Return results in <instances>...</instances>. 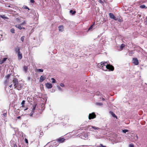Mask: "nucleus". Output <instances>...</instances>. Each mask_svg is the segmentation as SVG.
I'll return each mask as SVG.
<instances>
[{
    "instance_id": "nucleus-1",
    "label": "nucleus",
    "mask_w": 147,
    "mask_h": 147,
    "mask_svg": "<svg viewBox=\"0 0 147 147\" xmlns=\"http://www.w3.org/2000/svg\"><path fill=\"white\" fill-rule=\"evenodd\" d=\"M97 67L104 71H113L114 67L112 65H97Z\"/></svg>"
},
{
    "instance_id": "nucleus-2",
    "label": "nucleus",
    "mask_w": 147,
    "mask_h": 147,
    "mask_svg": "<svg viewBox=\"0 0 147 147\" xmlns=\"http://www.w3.org/2000/svg\"><path fill=\"white\" fill-rule=\"evenodd\" d=\"M80 138L83 139H87L88 138V135L87 133H83L80 136Z\"/></svg>"
},
{
    "instance_id": "nucleus-3",
    "label": "nucleus",
    "mask_w": 147,
    "mask_h": 147,
    "mask_svg": "<svg viewBox=\"0 0 147 147\" xmlns=\"http://www.w3.org/2000/svg\"><path fill=\"white\" fill-rule=\"evenodd\" d=\"M96 117V115L94 113H90L89 114L88 118L89 119H93L95 118Z\"/></svg>"
},
{
    "instance_id": "nucleus-4",
    "label": "nucleus",
    "mask_w": 147,
    "mask_h": 147,
    "mask_svg": "<svg viewBox=\"0 0 147 147\" xmlns=\"http://www.w3.org/2000/svg\"><path fill=\"white\" fill-rule=\"evenodd\" d=\"M13 81L14 84V86H15V87L16 88L18 84V80L16 78H14L13 80Z\"/></svg>"
},
{
    "instance_id": "nucleus-5",
    "label": "nucleus",
    "mask_w": 147,
    "mask_h": 147,
    "mask_svg": "<svg viewBox=\"0 0 147 147\" xmlns=\"http://www.w3.org/2000/svg\"><path fill=\"white\" fill-rule=\"evenodd\" d=\"M133 63L134 64H138L139 62L138 59L136 58H134L133 59Z\"/></svg>"
},
{
    "instance_id": "nucleus-6",
    "label": "nucleus",
    "mask_w": 147,
    "mask_h": 147,
    "mask_svg": "<svg viewBox=\"0 0 147 147\" xmlns=\"http://www.w3.org/2000/svg\"><path fill=\"white\" fill-rule=\"evenodd\" d=\"M65 139L64 138H59L57 139L59 143H62L65 142Z\"/></svg>"
},
{
    "instance_id": "nucleus-7",
    "label": "nucleus",
    "mask_w": 147,
    "mask_h": 147,
    "mask_svg": "<svg viewBox=\"0 0 147 147\" xmlns=\"http://www.w3.org/2000/svg\"><path fill=\"white\" fill-rule=\"evenodd\" d=\"M109 15L110 18L112 19L115 20L116 17H115L114 14L112 13H109Z\"/></svg>"
},
{
    "instance_id": "nucleus-8",
    "label": "nucleus",
    "mask_w": 147,
    "mask_h": 147,
    "mask_svg": "<svg viewBox=\"0 0 147 147\" xmlns=\"http://www.w3.org/2000/svg\"><path fill=\"white\" fill-rule=\"evenodd\" d=\"M23 87V85L22 84H18V86L16 88L18 90H20Z\"/></svg>"
},
{
    "instance_id": "nucleus-9",
    "label": "nucleus",
    "mask_w": 147,
    "mask_h": 147,
    "mask_svg": "<svg viewBox=\"0 0 147 147\" xmlns=\"http://www.w3.org/2000/svg\"><path fill=\"white\" fill-rule=\"evenodd\" d=\"M46 86L47 88L49 89L51 88L52 87V84L49 83L46 84Z\"/></svg>"
},
{
    "instance_id": "nucleus-10",
    "label": "nucleus",
    "mask_w": 147,
    "mask_h": 147,
    "mask_svg": "<svg viewBox=\"0 0 147 147\" xmlns=\"http://www.w3.org/2000/svg\"><path fill=\"white\" fill-rule=\"evenodd\" d=\"M15 26L17 28H19L20 30H22V29H25V28L24 27H22L20 24H17Z\"/></svg>"
},
{
    "instance_id": "nucleus-11",
    "label": "nucleus",
    "mask_w": 147,
    "mask_h": 147,
    "mask_svg": "<svg viewBox=\"0 0 147 147\" xmlns=\"http://www.w3.org/2000/svg\"><path fill=\"white\" fill-rule=\"evenodd\" d=\"M7 59V58L5 57L3 58L2 59H1L0 60V64H1L4 63Z\"/></svg>"
},
{
    "instance_id": "nucleus-12",
    "label": "nucleus",
    "mask_w": 147,
    "mask_h": 147,
    "mask_svg": "<svg viewBox=\"0 0 147 147\" xmlns=\"http://www.w3.org/2000/svg\"><path fill=\"white\" fill-rule=\"evenodd\" d=\"M18 59L19 60L21 59L22 57V54L20 53V52H19L18 53Z\"/></svg>"
},
{
    "instance_id": "nucleus-13",
    "label": "nucleus",
    "mask_w": 147,
    "mask_h": 147,
    "mask_svg": "<svg viewBox=\"0 0 147 147\" xmlns=\"http://www.w3.org/2000/svg\"><path fill=\"white\" fill-rule=\"evenodd\" d=\"M46 77L44 76H42L40 78L39 82H42L44 80H45Z\"/></svg>"
},
{
    "instance_id": "nucleus-14",
    "label": "nucleus",
    "mask_w": 147,
    "mask_h": 147,
    "mask_svg": "<svg viewBox=\"0 0 147 147\" xmlns=\"http://www.w3.org/2000/svg\"><path fill=\"white\" fill-rule=\"evenodd\" d=\"M7 112V111L6 110H4L3 111H2V113H3V117H6Z\"/></svg>"
},
{
    "instance_id": "nucleus-15",
    "label": "nucleus",
    "mask_w": 147,
    "mask_h": 147,
    "mask_svg": "<svg viewBox=\"0 0 147 147\" xmlns=\"http://www.w3.org/2000/svg\"><path fill=\"white\" fill-rule=\"evenodd\" d=\"M59 31L60 32H62L64 30V27L63 26H60L58 27Z\"/></svg>"
},
{
    "instance_id": "nucleus-16",
    "label": "nucleus",
    "mask_w": 147,
    "mask_h": 147,
    "mask_svg": "<svg viewBox=\"0 0 147 147\" xmlns=\"http://www.w3.org/2000/svg\"><path fill=\"white\" fill-rule=\"evenodd\" d=\"M115 20L118 21L119 22H121L123 20L119 16H117Z\"/></svg>"
},
{
    "instance_id": "nucleus-17",
    "label": "nucleus",
    "mask_w": 147,
    "mask_h": 147,
    "mask_svg": "<svg viewBox=\"0 0 147 147\" xmlns=\"http://www.w3.org/2000/svg\"><path fill=\"white\" fill-rule=\"evenodd\" d=\"M87 129L88 130L91 131H94L93 129V126L90 125L88 126Z\"/></svg>"
},
{
    "instance_id": "nucleus-18",
    "label": "nucleus",
    "mask_w": 147,
    "mask_h": 147,
    "mask_svg": "<svg viewBox=\"0 0 147 147\" xmlns=\"http://www.w3.org/2000/svg\"><path fill=\"white\" fill-rule=\"evenodd\" d=\"M15 51L16 53H18L20 51V49L18 47L15 48Z\"/></svg>"
},
{
    "instance_id": "nucleus-19",
    "label": "nucleus",
    "mask_w": 147,
    "mask_h": 147,
    "mask_svg": "<svg viewBox=\"0 0 147 147\" xmlns=\"http://www.w3.org/2000/svg\"><path fill=\"white\" fill-rule=\"evenodd\" d=\"M36 71H37L39 72H42L43 71V70L42 69H36Z\"/></svg>"
},
{
    "instance_id": "nucleus-20",
    "label": "nucleus",
    "mask_w": 147,
    "mask_h": 147,
    "mask_svg": "<svg viewBox=\"0 0 147 147\" xmlns=\"http://www.w3.org/2000/svg\"><path fill=\"white\" fill-rule=\"evenodd\" d=\"M0 17L4 19H8V17L5 16V15H1Z\"/></svg>"
},
{
    "instance_id": "nucleus-21",
    "label": "nucleus",
    "mask_w": 147,
    "mask_h": 147,
    "mask_svg": "<svg viewBox=\"0 0 147 147\" xmlns=\"http://www.w3.org/2000/svg\"><path fill=\"white\" fill-rule=\"evenodd\" d=\"M28 69V67L27 66H24L23 68L25 72H26L27 70Z\"/></svg>"
},
{
    "instance_id": "nucleus-22",
    "label": "nucleus",
    "mask_w": 147,
    "mask_h": 147,
    "mask_svg": "<svg viewBox=\"0 0 147 147\" xmlns=\"http://www.w3.org/2000/svg\"><path fill=\"white\" fill-rule=\"evenodd\" d=\"M59 143L57 140V141H54L53 142V145L55 146H58L59 145Z\"/></svg>"
},
{
    "instance_id": "nucleus-23",
    "label": "nucleus",
    "mask_w": 147,
    "mask_h": 147,
    "mask_svg": "<svg viewBox=\"0 0 147 147\" xmlns=\"http://www.w3.org/2000/svg\"><path fill=\"white\" fill-rule=\"evenodd\" d=\"M111 114L113 117H116V116L115 114L112 111H110L109 112Z\"/></svg>"
},
{
    "instance_id": "nucleus-24",
    "label": "nucleus",
    "mask_w": 147,
    "mask_h": 147,
    "mask_svg": "<svg viewBox=\"0 0 147 147\" xmlns=\"http://www.w3.org/2000/svg\"><path fill=\"white\" fill-rule=\"evenodd\" d=\"M95 23L94 22V24L91 26L89 27V28L88 30H92V28L94 25Z\"/></svg>"
},
{
    "instance_id": "nucleus-25",
    "label": "nucleus",
    "mask_w": 147,
    "mask_h": 147,
    "mask_svg": "<svg viewBox=\"0 0 147 147\" xmlns=\"http://www.w3.org/2000/svg\"><path fill=\"white\" fill-rule=\"evenodd\" d=\"M70 12L71 13L72 15H74L76 13V11H73L72 10H71L70 11Z\"/></svg>"
},
{
    "instance_id": "nucleus-26",
    "label": "nucleus",
    "mask_w": 147,
    "mask_h": 147,
    "mask_svg": "<svg viewBox=\"0 0 147 147\" xmlns=\"http://www.w3.org/2000/svg\"><path fill=\"white\" fill-rule=\"evenodd\" d=\"M105 64H109V63L108 62H107V61H106V62L104 61V62H102L100 64L101 65Z\"/></svg>"
},
{
    "instance_id": "nucleus-27",
    "label": "nucleus",
    "mask_w": 147,
    "mask_h": 147,
    "mask_svg": "<svg viewBox=\"0 0 147 147\" xmlns=\"http://www.w3.org/2000/svg\"><path fill=\"white\" fill-rule=\"evenodd\" d=\"M93 130H99L100 129V128L98 127H96L95 126H93Z\"/></svg>"
},
{
    "instance_id": "nucleus-28",
    "label": "nucleus",
    "mask_w": 147,
    "mask_h": 147,
    "mask_svg": "<svg viewBox=\"0 0 147 147\" xmlns=\"http://www.w3.org/2000/svg\"><path fill=\"white\" fill-rule=\"evenodd\" d=\"M36 104H34V105L33 106V108L32 109V111H33V112H34V110H35V108H36Z\"/></svg>"
},
{
    "instance_id": "nucleus-29",
    "label": "nucleus",
    "mask_w": 147,
    "mask_h": 147,
    "mask_svg": "<svg viewBox=\"0 0 147 147\" xmlns=\"http://www.w3.org/2000/svg\"><path fill=\"white\" fill-rule=\"evenodd\" d=\"M10 32L13 33H15V30L13 28H12L10 30Z\"/></svg>"
},
{
    "instance_id": "nucleus-30",
    "label": "nucleus",
    "mask_w": 147,
    "mask_h": 147,
    "mask_svg": "<svg viewBox=\"0 0 147 147\" xmlns=\"http://www.w3.org/2000/svg\"><path fill=\"white\" fill-rule=\"evenodd\" d=\"M57 87L59 90L61 91H62V89L60 87L59 85H57Z\"/></svg>"
},
{
    "instance_id": "nucleus-31",
    "label": "nucleus",
    "mask_w": 147,
    "mask_h": 147,
    "mask_svg": "<svg viewBox=\"0 0 147 147\" xmlns=\"http://www.w3.org/2000/svg\"><path fill=\"white\" fill-rule=\"evenodd\" d=\"M23 8L25 9H28V10H30L29 8L27 6L24 5L23 7Z\"/></svg>"
},
{
    "instance_id": "nucleus-32",
    "label": "nucleus",
    "mask_w": 147,
    "mask_h": 147,
    "mask_svg": "<svg viewBox=\"0 0 147 147\" xmlns=\"http://www.w3.org/2000/svg\"><path fill=\"white\" fill-rule=\"evenodd\" d=\"M125 45L123 44H121L120 46V48L122 50L123 48L125 47Z\"/></svg>"
},
{
    "instance_id": "nucleus-33",
    "label": "nucleus",
    "mask_w": 147,
    "mask_h": 147,
    "mask_svg": "<svg viewBox=\"0 0 147 147\" xmlns=\"http://www.w3.org/2000/svg\"><path fill=\"white\" fill-rule=\"evenodd\" d=\"M25 101L24 100H23L22 101V103H21V105H22V107H23L24 106V104H25Z\"/></svg>"
},
{
    "instance_id": "nucleus-34",
    "label": "nucleus",
    "mask_w": 147,
    "mask_h": 147,
    "mask_svg": "<svg viewBox=\"0 0 147 147\" xmlns=\"http://www.w3.org/2000/svg\"><path fill=\"white\" fill-rule=\"evenodd\" d=\"M146 7L145 5H140V7L141 8H142V9L145 8Z\"/></svg>"
},
{
    "instance_id": "nucleus-35",
    "label": "nucleus",
    "mask_w": 147,
    "mask_h": 147,
    "mask_svg": "<svg viewBox=\"0 0 147 147\" xmlns=\"http://www.w3.org/2000/svg\"><path fill=\"white\" fill-rule=\"evenodd\" d=\"M10 75H11V74H8L6 76V79L9 80V77H10Z\"/></svg>"
},
{
    "instance_id": "nucleus-36",
    "label": "nucleus",
    "mask_w": 147,
    "mask_h": 147,
    "mask_svg": "<svg viewBox=\"0 0 147 147\" xmlns=\"http://www.w3.org/2000/svg\"><path fill=\"white\" fill-rule=\"evenodd\" d=\"M51 80L52 81V83H55L56 81V80H55V79H54V78H51Z\"/></svg>"
},
{
    "instance_id": "nucleus-37",
    "label": "nucleus",
    "mask_w": 147,
    "mask_h": 147,
    "mask_svg": "<svg viewBox=\"0 0 147 147\" xmlns=\"http://www.w3.org/2000/svg\"><path fill=\"white\" fill-rule=\"evenodd\" d=\"M24 38H25V36H22L21 37V41L22 42H24Z\"/></svg>"
},
{
    "instance_id": "nucleus-38",
    "label": "nucleus",
    "mask_w": 147,
    "mask_h": 147,
    "mask_svg": "<svg viewBox=\"0 0 147 147\" xmlns=\"http://www.w3.org/2000/svg\"><path fill=\"white\" fill-rule=\"evenodd\" d=\"M96 105H99V106H102V104L100 103H99V102H96Z\"/></svg>"
},
{
    "instance_id": "nucleus-39",
    "label": "nucleus",
    "mask_w": 147,
    "mask_h": 147,
    "mask_svg": "<svg viewBox=\"0 0 147 147\" xmlns=\"http://www.w3.org/2000/svg\"><path fill=\"white\" fill-rule=\"evenodd\" d=\"M144 24L145 25H147V17L146 18L144 21Z\"/></svg>"
},
{
    "instance_id": "nucleus-40",
    "label": "nucleus",
    "mask_w": 147,
    "mask_h": 147,
    "mask_svg": "<svg viewBox=\"0 0 147 147\" xmlns=\"http://www.w3.org/2000/svg\"><path fill=\"white\" fill-rule=\"evenodd\" d=\"M128 147H134V146L133 144L131 143L129 145Z\"/></svg>"
},
{
    "instance_id": "nucleus-41",
    "label": "nucleus",
    "mask_w": 147,
    "mask_h": 147,
    "mask_svg": "<svg viewBox=\"0 0 147 147\" xmlns=\"http://www.w3.org/2000/svg\"><path fill=\"white\" fill-rule=\"evenodd\" d=\"M26 22L25 21H24L22 23H21L20 24L21 25H23L26 24Z\"/></svg>"
},
{
    "instance_id": "nucleus-42",
    "label": "nucleus",
    "mask_w": 147,
    "mask_h": 147,
    "mask_svg": "<svg viewBox=\"0 0 147 147\" xmlns=\"http://www.w3.org/2000/svg\"><path fill=\"white\" fill-rule=\"evenodd\" d=\"M9 82V80L6 79L5 81L4 82V84H6H6Z\"/></svg>"
},
{
    "instance_id": "nucleus-43",
    "label": "nucleus",
    "mask_w": 147,
    "mask_h": 147,
    "mask_svg": "<svg viewBox=\"0 0 147 147\" xmlns=\"http://www.w3.org/2000/svg\"><path fill=\"white\" fill-rule=\"evenodd\" d=\"M98 147H106L105 146H103L102 144H100V145L98 146Z\"/></svg>"
},
{
    "instance_id": "nucleus-44",
    "label": "nucleus",
    "mask_w": 147,
    "mask_h": 147,
    "mask_svg": "<svg viewBox=\"0 0 147 147\" xmlns=\"http://www.w3.org/2000/svg\"><path fill=\"white\" fill-rule=\"evenodd\" d=\"M128 131V130H126V129H124V130H123L122 131L124 133H126V132H127Z\"/></svg>"
},
{
    "instance_id": "nucleus-45",
    "label": "nucleus",
    "mask_w": 147,
    "mask_h": 147,
    "mask_svg": "<svg viewBox=\"0 0 147 147\" xmlns=\"http://www.w3.org/2000/svg\"><path fill=\"white\" fill-rule=\"evenodd\" d=\"M60 86L62 87H63L65 86L64 84L63 83H61L60 84Z\"/></svg>"
},
{
    "instance_id": "nucleus-46",
    "label": "nucleus",
    "mask_w": 147,
    "mask_h": 147,
    "mask_svg": "<svg viewBox=\"0 0 147 147\" xmlns=\"http://www.w3.org/2000/svg\"><path fill=\"white\" fill-rule=\"evenodd\" d=\"M34 113V112H33V111H32V112H31L30 113V116H32V115H33V114Z\"/></svg>"
},
{
    "instance_id": "nucleus-47",
    "label": "nucleus",
    "mask_w": 147,
    "mask_h": 147,
    "mask_svg": "<svg viewBox=\"0 0 147 147\" xmlns=\"http://www.w3.org/2000/svg\"><path fill=\"white\" fill-rule=\"evenodd\" d=\"M100 98L103 101H105V99L104 98H103V97Z\"/></svg>"
},
{
    "instance_id": "nucleus-48",
    "label": "nucleus",
    "mask_w": 147,
    "mask_h": 147,
    "mask_svg": "<svg viewBox=\"0 0 147 147\" xmlns=\"http://www.w3.org/2000/svg\"><path fill=\"white\" fill-rule=\"evenodd\" d=\"M98 1L100 3H103V2L102 1V0H98Z\"/></svg>"
},
{
    "instance_id": "nucleus-49",
    "label": "nucleus",
    "mask_w": 147,
    "mask_h": 147,
    "mask_svg": "<svg viewBox=\"0 0 147 147\" xmlns=\"http://www.w3.org/2000/svg\"><path fill=\"white\" fill-rule=\"evenodd\" d=\"M25 142L26 143H28V140L27 139H25Z\"/></svg>"
},
{
    "instance_id": "nucleus-50",
    "label": "nucleus",
    "mask_w": 147,
    "mask_h": 147,
    "mask_svg": "<svg viewBox=\"0 0 147 147\" xmlns=\"http://www.w3.org/2000/svg\"><path fill=\"white\" fill-rule=\"evenodd\" d=\"M30 1L32 3H33L34 2V0H30Z\"/></svg>"
},
{
    "instance_id": "nucleus-51",
    "label": "nucleus",
    "mask_w": 147,
    "mask_h": 147,
    "mask_svg": "<svg viewBox=\"0 0 147 147\" xmlns=\"http://www.w3.org/2000/svg\"><path fill=\"white\" fill-rule=\"evenodd\" d=\"M28 80H30V77H29L28 78Z\"/></svg>"
},
{
    "instance_id": "nucleus-52",
    "label": "nucleus",
    "mask_w": 147,
    "mask_h": 147,
    "mask_svg": "<svg viewBox=\"0 0 147 147\" xmlns=\"http://www.w3.org/2000/svg\"><path fill=\"white\" fill-rule=\"evenodd\" d=\"M17 118L18 119H20V118H21V117L20 116H18L17 117Z\"/></svg>"
},
{
    "instance_id": "nucleus-53",
    "label": "nucleus",
    "mask_w": 147,
    "mask_h": 147,
    "mask_svg": "<svg viewBox=\"0 0 147 147\" xmlns=\"http://www.w3.org/2000/svg\"><path fill=\"white\" fill-rule=\"evenodd\" d=\"M13 147H17V145L16 144H14Z\"/></svg>"
},
{
    "instance_id": "nucleus-54",
    "label": "nucleus",
    "mask_w": 147,
    "mask_h": 147,
    "mask_svg": "<svg viewBox=\"0 0 147 147\" xmlns=\"http://www.w3.org/2000/svg\"><path fill=\"white\" fill-rule=\"evenodd\" d=\"M12 85H11L9 86V87H10V88H11L12 87Z\"/></svg>"
},
{
    "instance_id": "nucleus-55",
    "label": "nucleus",
    "mask_w": 147,
    "mask_h": 147,
    "mask_svg": "<svg viewBox=\"0 0 147 147\" xmlns=\"http://www.w3.org/2000/svg\"><path fill=\"white\" fill-rule=\"evenodd\" d=\"M27 109H28V108H26V109H24V111H26V110H27Z\"/></svg>"
},
{
    "instance_id": "nucleus-56",
    "label": "nucleus",
    "mask_w": 147,
    "mask_h": 147,
    "mask_svg": "<svg viewBox=\"0 0 147 147\" xmlns=\"http://www.w3.org/2000/svg\"><path fill=\"white\" fill-rule=\"evenodd\" d=\"M137 139H138V137L137 136H136Z\"/></svg>"
},
{
    "instance_id": "nucleus-57",
    "label": "nucleus",
    "mask_w": 147,
    "mask_h": 147,
    "mask_svg": "<svg viewBox=\"0 0 147 147\" xmlns=\"http://www.w3.org/2000/svg\"><path fill=\"white\" fill-rule=\"evenodd\" d=\"M8 7H10V5H8Z\"/></svg>"
}]
</instances>
